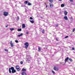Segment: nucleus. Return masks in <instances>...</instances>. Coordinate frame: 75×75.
Masks as SVG:
<instances>
[{"label": "nucleus", "mask_w": 75, "mask_h": 75, "mask_svg": "<svg viewBox=\"0 0 75 75\" xmlns=\"http://www.w3.org/2000/svg\"><path fill=\"white\" fill-rule=\"evenodd\" d=\"M65 6V5L64 4H62L61 5V7H64Z\"/></svg>", "instance_id": "19"}, {"label": "nucleus", "mask_w": 75, "mask_h": 75, "mask_svg": "<svg viewBox=\"0 0 75 75\" xmlns=\"http://www.w3.org/2000/svg\"><path fill=\"white\" fill-rule=\"evenodd\" d=\"M40 18H42V17H40Z\"/></svg>", "instance_id": "48"}, {"label": "nucleus", "mask_w": 75, "mask_h": 75, "mask_svg": "<svg viewBox=\"0 0 75 75\" xmlns=\"http://www.w3.org/2000/svg\"><path fill=\"white\" fill-rule=\"evenodd\" d=\"M60 64H62V63L61 62V63H60Z\"/></svg>", "instance_id": "47"}, {"label": "nucleus", "mask_w": 75, "mask_h": 75, "mask_svg": "<svg viewBox=\"0 0 75 75\" xmlns=\"http://www.w3.org/2000/svg\"><path fill=\"white\" fill-rule=\"evenodd\" d=\"M30 23H34V21H31V20H30Z\"/></svg>", "instance_id": "20"}, {"label": "nucleus", "mask_w": 75, "mask_h": 75, "mask_svg": "<svg viewBox=\"0 0 75 75\" xmlns=\"http://www.w3.org/2000/svg\"><path fill=\"white\" fill-rule=\"evenodd\" d=\"M7 27H8V25H7L6 26V28H7Z\"/></svg>", "instance_id": "42"}, {"label": "nucleus", "mask_w": 75, "mask_h": 75, "mask_svg": "<svg viewBox=\"0 0 75 75\" xmlns=\"http://www.w3.org/2000/svg\"><path fill=\"white\" fill-rule=\"evenodd\" d=\"M68 59H69V57H67V58L65 59V62H67V61H68Z\"/></svg>", "instance_id": "10"}, {"label": "nucleus", "mask_w": 75, "mask_h": 75, "mask_svg": "<svg viewBox=\"0 0 75 75\" xmlns=\"http://www.w3.org/2000/svg\"><path fill=\"white\" fill-rule=\"evenodd\" d=\"M13 68V67H11V68H9V72L10 74H11V68Z\"/></svg>", "instance_id": "8"}, {"label": "nucleus", "mask_w": 75, "mask_h": 75, "mask_svg": "<svg viewBox=\"0 0 75 75\" xmlns=\"http://www.w3.org/2000/svg\"><path fill=\"white\" fill-rule=\"evenodd\" d=\"M30 20H33V18L32 17H30Z\"/></svg>", "instance_id": "35"}, {"label": "nucleus", "mask_w": 75, "mask_h": 75, "mask_svg": "<svg viewBox=\"0 0 75 75\" xmlns=\"http://www.w3.org/2000/svg\"><path fill=\"white\" fill-rule=\"evenodd\" d=\"M16 42V43H18V41L17 40H15Z\"/></svg>", "instance_id": "30"}, {"label": "nucleus", "mask_w": 75, "mask_h": 75, "mask_svg": "<svg viewBox=\"0 0 75 75\" xmlns=\"http://www.w3.org/2000/svg\"><path fill=\"white\" fill-rule=\"evenodd\" d=\"M38 51H40L41 50L40 47H38Z\"/></svg>", "instance_id": "17"}, {"label": "nucleus", "mask_w": 75, "mask_h": 75, "mask_svg": "<svg viewBox=\"0 0 75 75\" xmlns=\"http://www.w3.org/2000/svg\"><path fill=\"white\" fill-rule=\"evenodd\" d=\"M69 60L70 61H71V62H72V59H71V58H69Z\"/></svg>", "instance_id": "21"}, {"label": "nucleus", "mask_w": 75, "mask_h": 75, "mask_svg": "<svg viewBox=\"0 0 75 75\" xmlns=\"http://www.w3.org/2000/svg\"><path fill=\"white\" fill-rule=\"evenodd\" d=\"M25 48L26 49H27L28 47V46L29 45V44H28V43L27 42L25 43Z\"/></svg>", "instance_id": "4"}, {"label": "nucleus", "mask_w": 75, "mask_h": 75, "mask_svg": "<svg viewBox=\"0 0 75 75\" xmlns=\"http://www.w3.org/2000/svg\"><path fill=\"white\" fill-rule=\"evenodd\" d=\"M29 33V32H28V31H27L26 33V34H28Z\"/></svg>", "instance_id": "29"}, {"label": "nucleus", "mask_w": 75, "mask_h": 75, "mask_svg": "<svg viewBox=\"0 0 75 75\" xmlns=\"http://www.w3.org/2000/svg\"><path fill=\"white\" fill-rule=\"evenodd\" d=\"M31 57L30 55H27L26 56V61L27 62L29 63L30 62Z\"/></svg>", "instance_id": "1"}, {"label": "nucleus", "mask_w": 75, "mask_h": 75, "mask_svg": "<svg viewBox=\"0 0 75 75\" xmlns=\"http://www.w3.org/2000/svg\"><path fill=\"white\" fill-rule=\"evenodd\" d=\"M60 13H61V11H60Z\"/></svg>", "instance_id": "46"}, {"label": "nucleus", "mask_w": 75, "mask_h": 75, "mask_svg": "<svg viewBox=\"0 0 75 75\" xmlns=\"http://www.w3.org/2000/svg\"><path fill=\"white\" fill-rule=\"evenodd\" d=\"M54 26L56 27H57L58 26V24L55 25Z\"/></svg>", "instance_id": "27"}, {"label": "nucleus", "mask_w": 75, "mask_h": 75, "mask_svg": "<svg viewBox=\"0 0 75 75\" xmlns=\"http://www.w3.org/2000/svg\"><path fill=\"white\" fill-rule=\"evenodd\" d=\"M53 7V5L50 4V7L51 8V7Z\"/></svg>", "instance_id": "23"}, {"label": "nucleus", "mask_w": 75, "mask_h": 75, "mask_svg": "<svg viewBox=\"0 0 75 75\" xmlns=\"http://www.w3.org/2000/svg\"><path fill=\"white\" fill-rule=\"evenodd\" d=\"M18 31H21V29H18Z\"/></svg>", "instance_id": "22"}, {"label": "nucleus", "mask_w": 75, "mask_h": 75, "mask_svg": "<svg viewBox=\"0 0 75 75\" xmlns=\"http://www.w3.org/2000/svg\"><path fill=\"white\" fill-rule=\"evenodd\" d=\"M41 29H40V31H41Z\"/></svg>", "instance_id": "45"}, {"label": "nucleus", "mask_w": 75, "mask_h": 75, "mask_svg": "<svg viewBox=\"0 0 75 75\" xmlns=\"http://www.w3.org/2000/svg\"><path fill=\"white\" fill-rule=\"evenodd\" d=\"M21 7H23V5H22L21 6Z\"/></svg>", "instance_id": "44"}, {"label": "nucleus", "mask_w": 75, "mask_h": 75, "mask_svg": "<svg viewBox=\"0 0 75 75\" xmlns=\"http://www.w3.org/2000/svg\"><path fill=\"white\" fill-rule=\"evenodd\" d=\"M16 69L18 71H20V67L18 65H17L16 67Z\"/></svg>", "instance_id": "5"}, {"label": "nucleus", "mask_w": 75, "mask_h": 75, "mask_svg": "<svg viewBox=\"0 0 75 75\" xmlns=\"http://www.w3.org/2000/svg\"><path fill=\"white\" fill-rule=\"evenodd\" d=\"M49 1L50 3H52L53 2V0H49Z\"/></svg>", "instance_id": "25"}, {"label": "nucleus", "mask_w": 75, "mask_h": 75, "mask_svg": "<svg viewBox=\"0 0 75 75\" xmlns=\"http://www.w3.org/2000/svg\"><path fill=\"white\" fill-rule=\"evenodd\" d=\"M59 1H61L62 0H59Z\"/></svg>", "instance_id": "43"}, {"label": "nucleus", "mask_w": 75, "mask_h": 75, "mask_svg": "<svg viewBox=\"0 0 75 75\" xmlns=\"http://www.w3.org/2000/svg\"><path fill=\"white\" fill-rule=\"evenodd\" d=\"M54 69L55 70V71H58V69L56 67H54Z\"/></svg>", "instance_id": "6"}, {"label": "nucleus", "mask_w": 75, "mask_h": 75, "mask_svg": "<svg viewBox=\"0 0 75 75\" xmlns=\"http://www.w3.org/2000/svg\"><path fill=\"white\" fill-rule=\"evenodd\" d=\"M23 35V33H21L20 35H18V37H20L22 36Z\"/></svg>", "instance_id": "16"}, {"label": "nucleus", "mask_w": 75, "mask_h": 75, "mask_svg": "<svg viewBox=\"0 0 75 75\" xmlns=\"http://www.w3.org/2000/svg\"><path fill=\"white\" fill-rule=\"evenodd\" d=\"M22 71H23V72H25V71H26V69L24 68L22 69Z\"/></svg>", "instance_id": "12"}, {"label": "nucleus", "mask_w": 75, "mask_h": 75, "mask_svg": "<svg viewBox=\"0 0 75 75\" xmlns=\"http://www.w3.org/2000/svg\"><path fill=\"white\" fill-rule=\"evenodd\" d=\"M4 51H6V52H8V50H7V49H5L4 50Z\"/></svg>", "instance_id": "32"}, {"label": "nucleus", "mask_w": 75, "mask_h": 75, "mask_svg": "<svg viewBox=\"0 0 75 75\" xmlns=\"http://www.w3.org/2000/svg\"><path fill=\"white\" fill-rule=\"evenodd\" d=\"M21 64H23V62L22 61L21 62Z\"/></svg>", "instance_id": "37"}, {"label": "nucleus", "mask_w": 75, "mask_h": 75, "mask_svg": "<svg viewBox=\"0 0 75 75\" xmlns=\"http://www.w3.org/2000/svg\"><path fill=\"white\" fill-rule=\"evenodd\" d=\"M28 11L27 10V9H25V12H26V13H27Z\"/></svg>", "instance_id": "34"}, {"label": "nucleus", "mask_w": 75, "mask_h": 75, "mask_svg": "<svg viewBox=\"0 0 75 75\" xmlns=\"http://www.w3.org/2000/svg\"><path fill=\"white\" fill-rule=\"evenodd\" d=\"M28 2H29L27 1H25L24 2V4H27L28 3Z\"/></svg>", "instance_id": "14"}, {"label": "nucleus", "mask_w": 75, "mask_h": 75, "mask_svg": "<svg viewBox=\"0 0 75 75\" xmlns=\"http://www.w3.org/2000/svg\"><path fill=\"white\" fill-rule=\"evenodd\" d=\"M45 4L46 5V8H47L48 7V6H47L46 4Z\"/></svg>", "instance_id": "40"}, {"label": "nucleus", "mask_w": 75, "mask_h": 75, "mask_svg": "<svg viewBox=\"0 0 75 75\" xmlns=\"http://www.w3.org/2000/svg\"><path fill=\"white\" fill-rule=\"evenodd\" d=\"M68 38V36H66L65 38Z\"/></svg>", "instance_id": "33"}, {"label": "nucleus", "mask_w": 75, "mask_h": 75, "mask_svg": "<svg viewBox=\"0 0 75 75\" xmlns=\"http://www.w3.org/2000/svg\"><path fill=\"white\" fill-rule=\"evenodd\" d=\"M64 19L65 20H68V18L67 16H65L64 17Z\"/></svg>", "instance_id": "9"}, {"label": "nucleus", "mask_w": 75, "mask_h": 75, "mask_svg": "<svg viewBox=\"0 0 75 75\" xmlns=\"http://www.w3.org/2000/svg\"><path fill=\"white\" fill-rule=\"evenodd\" d=\"M53 56H54V55H53Z\"/></svg>", "instance_id": "51"}, {"label": "nucleus", "mask_w": 75, "mask_h": 75, "mask_svg": "<svg viewBox=\"0 0 75 75\" xmlns=\"http://www.w3.org/2000/svg\"><path fill=\"white\" fill-rule=\"evenodd\" d=\"M19 17L17 16V20H19Z\"/></svg>", "instance_id": "31"}, {"label": "nucleus", "mask_w": 75, "mask_h": 75, "mask_svg": "<svg viewBox=\"0 0 75 75\" xmlns=\"http://www.w3.org/2000/svg\"><path fill=\"white\" fill-rule=\"evenodd\" d=\"M69 1L71 2H72V1H73V0H69Z\"/></svg>", "instance_id": "39"}, {"label": "nucleus", "mask_w": 75, "mask_h": 75, "mask_svg": "<svg viewBox=\"0 0 75 75\" xmlns=\"http://www.w3.org/2000/svg\"><path fill=\"white\" fill-rule=\"evenodd\" d=\"M10 30L11 31H13V30H14V28H10Z\"/></svg>", "instance_id": "18"}, {"label": "nucleus", "mask_w": 75, "mask_h": 75, "mask_svg": "<svg viewBox=\"0 0 75 75\" xmlns=\"http://www.w3.org/2000/svg\"><path fill=\"white\" fill-rule=\"evenodd\" d=\"M44 32H45V30H43L42 31V33L44 34Z\"/></svg>", "instance_id": "26"}, {"label": "nucleus", "mask_w": 75, "mask_h": 75, "mask_svg": "<svg viewBox=\"0 0 75 75\" xmlns=\"http://www.w3.org/2000/svg\"><path fill=\"white\" fill-rule=\"evenodd\" d=\"M72 50H75V48L74 47H72Z\"/></svg>", "instance_id": "36"}, {"label": "nucleus", "mask_w": 75, "mask_h": 75, "mask_svg": "<svg viewBox=\"0 0 75 75\" xmlns=\"http://www.w3.org/2000/svg\"><path fill=\"white\" fill-rule=\"evenodd\" d=\"M28 6H31V3L28 2Z\"/></svg>", "instance_id": "24"}, {"label": "nucleus", "mask_w": 75, "mask_h": 75, "mask_svg": "<svg viewBox=\"0 0 75 75\" xmlns=\"http://www.w3.org/2000/svg\"><path fill=\"white\" fill-rule=\"evenodd\" d=\"M56 40L57 41H58V39H56Z\"/></svg>", "instance_id": "41"}, {"label": "nucleus", "mask_w": 75, "mask_h": 75, "mask_svg": "<svg viewBox=\"0 0 75 75\" xmlns=\"http://www.w3.org/2000/svg\"><path fill=\"white\" fill-rule=\"evenodd\" d=\"M3 15L4 16H7L8 15V12L5 11L3 13Z\"/></svg>", "instance_id": "2"}, {"label": "nucleus", "mask_w": 75, "mask_h": 75, "mask_svg": "<svg viewBox=\"0 0 75 75\" xmlns=\"http://www.w3.org/2000/svg\"><path fill=\"white\" fill-rule=\"evenodd\" d=\"M25 27V24H22V28H24Z\"/></svg>", "instance_id": "13"}, {"label": "nucleus", "mask_w": 75, "mask_h": 75, "mask_svg": "<svg viewBox=\"0 0 75 75\" xmlns=\"http://www.w3.org/2000/svg\"><path fill=\"white\" fill-rule=\"evenodd\" d=\"M52 72L53 74H55V72H54V71H52Z\"/></svg>", "instance_id": "28"}, {"label": "nucleus", "mask_w": 75, "mask_h": 75, "mask_svg": "<svg viewBox=\"0 0 75 75\" xmlns=\"http://www.w3.org/2000/svg\"><path fill=\"white\" fill-rule=\"evenodd\" d=\"M64 14H65V16H67V15L68 12L67 11H64Z\"/></svg>", "instance_id": "15"}, {"label": "nucleus", "mask_w": 75, "mask_h": 75, "mask_svg": "<svg viewBox=\"0 0 75 75\" xmlns=\"http://www.w3.org/2000/svg\"><path fill=\"white\" fill-rule=\"evenodd\" d=\"M7 69H8V68H7Z\"/></svg>", "instance_id": "49"}, {"label": "nucleus", "mask_w": 75, "mask_h": 75, "mask_svg": "<svg viewBox=\"0 0 75 75\" xmlns=\"http://www.w3.org/2000/svg\"><path fill=\"white\" fill-rule=\"evenodd\" d=\"M21 74L22 75H27V74L24 72H23Z\"/></svg>", "instance_id": "11"}, {"label": "nucleus", "mask_w": 75, "mask_h": 75, "mask_svg": "<svg viewBox=\"0 0 75 75\" xmlns=\"http://www.w3.org/2000/svg\"><path fill=\"white\" fill-rule=\"evenodd\" d=\"M75 28H74L73 30V32H74V31H75Z\"/></svg>", "instance_id": "38"}, {"label": "nucleus", "mask_w": 75, "mask_h": 75, "mask_svg": "<svg viewBox=\"0 0 75 75\" xmlns=\"http://www.w3.org/2000/svg\"><path fill=\"white\" fill-rule=\"evenodd\" d=\"M10 45L11 47H14V45H13V43L12 42V41H11L10 42Z\"/></svg>", "instance_id": "7"}, {"label": "nucleus", "mask_w": 75, "mask_h": 75, "mask_svg": "<svg viewBox=\"0 0 75 75\" xmlns=\"http://www.w3.org/2000/svg\"><path fill=\"white\" fill-rule=\"evenodd\" d=\"M11 70H12V73L13 74H14V73H15V72H16V70L14 69V67H12V68H11Z\"/></svg>", "instance_id": "3"}, {"label": "nucleus", "mask_w": 75, "mask_h": 75, "mask_svg": "<svg viewBox=\"0 0 75 75\" xmlns=\"http://www.w3.org/2000/svg\"><path fill=\"white\" fill-rule=\"evenodd\" d=\"M55 53H56V52H55Z\"/></svg>", "instance_id": "50"}]
</instances>
